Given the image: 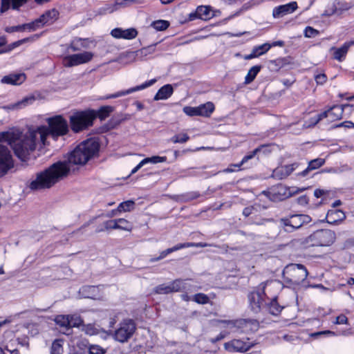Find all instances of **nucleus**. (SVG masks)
<instances>
[{"label":"nucleus","instance_id":"obj_1","mask_svg":"<svg viewBox=\"0 0 354 354\" xmlns=\"http://www.w3.org/2000/svg\"><path fill=\"white\" fill-rule=\"evenodd\" d=\"M100 143L97 138H91L80 143L68 157V161H59L37 174L29 187L32 190L50 188L56 183L66 177L70 171V165H84L97 155Z\"/></svg>","mask_w":354,"mask_h":354},{"label":"nucleus","instance_id":"obj_2","mask_svg":"<svg viewBox=\"0 0 354 354\" xmlns=\"http://www.w3.org/2000/svg\"><path fill=\"white\" fill-rule=\"evenodd\" d=\"M48 127H40L37 130L28 131L22 138L14 132L0 133V141L6 142L14 150L15 155L22 161L26 160L36 147L37 136L44 145L46 139L50 136L53 139L67 133L68 127L66 120L61 115H57L48 119Z\"/></svg>","mask_w":354,"mask_h":354},{"label":"nucleus","instance_id":"obj_3","mask_svg":"<svg viewBox=\"0 0 354 354\" xmlns=\"http://www.w3.org/2000/svg\"><path fill=\"white\" fill-rule=\"evenodd\" d=\"M336 236L330 230H319L314 232L308 236L300 239L298 243L300 246L307 248L310 247H328L335 241Z\"/></svg>","mask_w":354,"mask_h":354},{"label":"nucleus","instance_id":"obj_4","mask_svg":"<svg viewBox=\"0 0 354 354\" xmlns=\"http://www.w3.org/2000/svg\"><path fill=\"white\" fill-rule=\"evenodd\" d=\"M95 118L96 113L94 111L77 112L70 117L71 129L75 133L83 131L92 126Z\"/></svg>","mask_w":354,"mask_h":354},{"label":"nucleus","instance_id":"obj_5","mask_svg":"<svg viewBox=\"0 0 354 354\" xmlns=\"http://www.w3.org/2000/svg\"><path fill=\"white\" fill-rule=\"evenodd\" d=\"M307 269L301 264H290L283 270V277L287 282L299 285L307 277Z\"/></svg>","mask_w":354,"mask_h":354},{"label":"nucleus","instance_id":"obj_6","mask_svg":"<svg viewBox=\"0 0 354 354\" xmlns=\"http://www.w3.org/2000/svg\"><path fill=\"white\" fill-rule=\"evenodd\" d=\"M311 220L310 216L307 214H292L281 218L280 223L285 231L291 232L295 230L299 229L303 225L309 223Z\"/></svg>","mask_w":354,"mask_h":354},{"label":"nucleus","instance_id":"obj_7","mask_svg":"<svg viewBox=\"0 0 354 354\" xmlns=\"http://www.w3.org/2000/svg\"><path fill=\"white\" fill-rule=\"evenodd\" d=\"M136 329V325L131 319H124L115 330L113 337L114 339L120 342H127L133 335Z\"/></svg>","mask_w":354,"mask_h":354},{"label":"nucleus","instance_id":"obj_8","mask_svg":"<svg viewBox=\"0 0 354 354\" xmlns=\"http://www.w3.org/2000/svg\"><path fill=\"white\" fill-rule=\"evenodd\" d=\"M93 57V53L85 51L82 53L73 54L65 56L62 60V64L65 67H73L90 62Z\"/></svg>","mask_w":354,"mask_h":354},{"label":"nucleus","instance_id":"obj_9","mask_svg":"<svg viewBox=\"0 0 354 354\" xmlns=\"http://www.w3.org/2000/svg\"><path fill=\"white\" fill-rule=\"evenodd\" d=\"M344 112V107L340 105H335L327 111L311 118V122L313 125L317 124L324 118H328L329 121L333 122L342 119Z\"/></svg>","mask_w":354,"mask_h":354},{"label":"nucleus","instance_id":"obj_10","mask_svg":"<svg viewBox=\"0 0 354 354\" xmlns=\"http://www.w3.org/2000/svg\"><path fill=\"white\" fill-rule=\"evenodd\" d=\"M14 167V162L10 151L0 145V177L6 175Z\"/></svg>","mask_w":354,"mask_h":354},{"label":"nucleus","instance_id":"obj_11","mask_svg":"<svg viewBox=\"0 0 354 354\" xmlns=\"http://www.w3.org/2000/svg\"><path fill=\"white\" fill-rule=\"evenodd\" d=\"M59 17V12L53 8L46 11L38 19L34 20L35 27L37 29L42 28L45 25L53 24Z\"/></svg>","mask_w":354,"mask_h":354},{"label":"nucleus","instance_id":"obj_12","mask_svg":"<svg viewBox=\"0 0 354 354\" xmlns=\"http://www.w3.org/2000/svg\"><path fill=\"white\" fill-rule=\"evenodd\" d=\"M251 347L252 345L249 342L236 339L224 344L225 349L229 352H246Z\"/></svg>","mask_w":354,"mask_h":354},{"label":"nucleus","instance_id":"obj_13","mask_svg":"<svg viewBox=\"0 0 354 354\" xmlns=\"http://www.w3.org/2000/svg\"><path fill=\"white\" fill-rule=\"evenodd\" d=\"M138 32L134 28L122 29L115 28L111 32V35L115 39H133L138 36Z\"/></svg>","mask_w":354,"mask_h":354},{"label":"nucleus","instance_id":"obj_14","mask_svg":"<svg viewBox=\"0 0 354 354\" xmlns=\"http://www.w3.org/2000/svg\"><path fill=\"white\" fill-rule=\"evenodd\" d=\"M296 1H292L288 3L275 7L272 10V17L274 18H281L286 15L294 12L297 9Z\"/></svg>","mask_w":354,"mask_h":354},{"label":"nucleus","instance_id":"obj_15","mask_svg":"<svg viewBox=\"0 0 354 354\" xmlns=\"http://www.w3.org/2000/svg\"><path fill=\"white\" fill-rule=\"evenodd\" d=\"M248 299L251 310L255 313H259L264 306L263 295L259 292H252L249 295Z\"/></svg>","mask_w":354,"mask_h":354},{"label":"nucleus","instance_id":"obj_16","mask_svg":"<svg viewBox=\"0 0 354 354\" xmlns=\"http://www.w3.org/2000/svg\"><path fill=\"white\" fill-rule=\"evenodd\" d=\"M156 82V79H152L151 80H149V81L145 82L144 84H142L141 85H139V86L127 89L126 91H122L117 92V93H115L114 94H112V95L106 96L105 98L106 99H111V98H117V97H121V96H124V95L130 94V93H131L133 92H135V91H140V90H142V89L146 88H147L149 86H151Z\"/></svg>","mask_w":354,"mask_h":354},{"label":"nucleus","instance_id":"obj_17","mask_svg":"<svg viewBox=\"0 0 354 354\" xmlns=\"http://www.w3.org/2000/svg\"><path fill=\"white\" fill-rule=\"evenodd\" d=\"M82 297L93 299H100V286H83L79 291Z\"/></svg>","mask_w":354,"mask_h":354},{"label":"nucleus","instance_id":"obj_18","mask_svg":"<svg viewBox=\"0 0 354 354\" xmlns=\"http://www.w3.org/2000/svg\"><path fill=\"white\" fill-rule=\"evenodd\" d=\"M1 13H4L10 8L13 10H19V8L26 4L28 0H1Z\"/></svg>","mask_w":354,"mask_h":354},{"label":"nucleus","instance_id":"obj_19","mask_svg":"<svg viewBox=\"0 0 354 354\" xmlns=\"http://www.w3.org/2000/svg\"><path fill=\"white\" fill-rule=\"evenodd\" d=\"M269 194L274 200L281 201L289 197L290 194L288 192L286 187L281 184L277 185L271 188Z\"/></svg>","mask_w":354,"mask_h":354},{"label":"nucleus","instance_id":"obj_20","mask_svg":"<svg viewBox=\"0 0 354 354\" xmlns=\"http://www.w3.org/2000/svg\"><path fill=\"white\" fill-rule=\"evenodd\" d=\"M26 79V77L24 73H12L4 76L1 82L11 85H20L25 82Z\"/></svg>","mask_w":354,"mask_h":354},{"label":"nucleus","instance_id":"obj_21","mask_svg":"<svg viewBox=\"0 0 354 354\" xmlns=\"http://www.w3.org/2000/svg\"><path fill=\"white\" fill-rule=\"evenodd\" d=\"M354 44V40L349 42H346L340 48H336L335 47L331 48V50H334L333 58L339 62H342L346 57L348 48Z\"/></svg>","mask_w":354,"mask_h":354},{"label":"nucleus","instance_id":"obj_22","mask_svg":"<svg viewBox=\"0 0 354 354\" xmlns=\"http://www.w3.org/2000/svg\"><path fill=\"white\" fill-rule=\"evenodd\" d=\"M174 93L173 86L171 84H166L162 86L155 95L153 99L154 100H167Z\"/></svg>","mask_w":354,"mask_h":354},{"label":"nucleus","instance_id":"obj_23","mask_svg":"<svg viewBox=\"0 0 354 354\" xmlns=\"http://www.w3.org/2000/svg\"><path fill=\"white\" fill-rule=\"evenodd\" d=\"M346 218L344 212L340 209L329 210L326 215L327 221L329 223H335L343 221Z\"/></svg>","mask_w":354,"mask_h":354},{"label":"nucleus","instance_id":"obj_24","mask_svg":"<svg viewBox=\"0 0 354 354\" xmlns=\"http://www.w3.org/2000/svg\"><path fill=\"white\" fill-rule=\"evenodd\" d=\"M325 163V159L323 158H316L310 160L308 162V165L306 169L302 171L298 175L301 176H306L310 171L317 169L324 165Z\"/></svg>","mask_w":354,"mask_h":354},{"label":"nucleus","instance_id":"obj_25","mask_svg":"<svg viewBox=\"0 0 354 354\" xmlns=\"http://www.w3.org/2000/svg\"><path fill=\"white\" fill-rule=\"evenodd\" d=\"M297 163H293L292 165H287L277 168L274 171L275 175L281 174L280 178H284L290 175L292 171L297 167Z\"/></svg>","mask_w":354,"mask_h":354},{"label":"nucleus","instance_id":"obj_26","mask_svg":"<svg viewBox=\"0 0 354 354\" xmlns=\"http://www.w3.org/2000/svg\"><path fill=\"white\" fill-rule=\"evenodd\" d=\"M138 60L136 51H127L120 55L118 61L121 64H129Z\"/></svg>","mask_w":354,"mask_h":354},{"label":"nucleus","instance_id":"obj_27","mask_svg":"<svg viewBox=\"0 0 354 354\" xmlns=\"http://www.w3.org/2000/svg\"><path fill=\"white\" fill-rule=\"evenodd\" d=\"M26 29H28L30 31H34L37 30L34 21L30 23L24 24L22 25L7 27L6 28V31L10 33L16 31H24Z\"/></svg>","mask_w":354,"mask_h":354},{"label":"nucleus","instance_id":"obj_28","mask_svg":"<svg viewBox=\"0 0 354 354\" xmlns=\"http://www.w3.org/2000/svg\"><path fill=\"white\" fill-rule=\"evenodd\" d=\"M199 116L209 117L214 111V105L212 102H208L198 106Z\"/></svg>","mask_w":354,"mask_h":354},{"label":"nucleus","instance_id":"obj_29","mask_svg":"<svg viewBox=\"0 0 354 354\" xmlns=\"http://www.w3.org/2000/svg\"><path fill=\"white\" fill-rule=\"evenodd\" d=\"M156 45H151L136 50L138 60H143L147 56L153 54L156 51Z\"/></svg>","mask_w":354,"mask_h":354},{"label":"nucleus","instance_id":"obj_30","mask_svg":"<svg viewBox=\"0 0 354 354\" xmlns=\"http://www.w3.org/2000/svg\"><path fill=\"white\" fill-rule=\"evenodd\" d=\"M35 100V97L34 95L26 96L17 103L11 104L10 108L12 109L24 108L29 104H32Z\"/></svg>","mask_w":354,"mask_h":354},{"label":"nucleus","instance_id":"obj_31","mask_svg":"<svg viewBox=\"0 0 354 354\" xmlns=\"http://www.w3.org/2000/svg\"><path fill=\"white\" fill-rule=\"evenodd\" d=\"M261 66H252L248 72L245 77L244 83L245 84H249L254 81L257 74L261 71Z\"/></svg>","mask_w":354,"mask_h":354},{"label":"nucleus","instance_id":"obj_32","mask_svg":"<svg viewBox=\"0 0 354 354\" xmlns=\"http://www.w3.org/2000/svg\"><path fill=\"white\" fill-rule=\"evenodd\" d=\"M211 8L207 6H200L197 8L196 14L198 18L207 20L210 18Z\"/></svg>","mask_w":354,"mask_h":354},{"label":"nucleus","instance_id":"obj_33","mask_svg":"<svg viewBox=\"0 0 354 354\" xmlns=\"http://www.w3.org/2000/svg\"><path fill=\"white\" fill-rule=\"evenodd\" d=\"M266 145H262L259 146V147L256 148L254 151L250 152L249 154L244 156L240 163L236 164V165H232V166L240 167L241 165H243L244 163L248 162L249 160L253 158L254 157V156L257 153H258L259 151H261V149L263 147H264Z\"/></svg>","mask_w":354,"mask_h":354},{"label":"nucleus","instance_id":"obj_34","mask_svg":"<svg viewBox=\"0 0 354 354\" xmlns=\"http://www.w3.org/2000/svg\"><path fill=\"white\" fill-rule=\"evenodd\" d=\"M73 317L59 315L56 317L55 322L57 324L63 327H71L72 324Z\"/></svg>","mask_w":354,"mask_h":354},{"label":"nucleus","instance_id":"obj_35","mask_svg":"<svg viewBox=\"0 0 354 354\" xmlns=\"http://www.w3.org/2000/svg\"><path fill=\"white\" fill-rule=\"evenodd\" d=\"M86 334L88 335H95L100 333L101 329L96 327L94 324H88L82 325V329Z\"/></svg>","mask_w":354,"mask_h":354},{"label":"nucleus","instance_id":"obj_36","mask_svg":"<svg viewBox=\"0 0 354 354\" xmlns=\"http://www.w3.org/2000/svg\"><path fill=\"white\" fill-rule=\"evenodd\" d=\"M271 47H272V46L270 44L265 43L262 45L255 46L252 49V50L254 51L256 56L258 57L260 55H262L265 54L266 53H267L270 49Z\"/></svg>","mask_w":354,"mask_h":354},{"label":"nucleus","instance_id":"obj_37","mask_svg":"<svg viewBox=\"0 0 354 354\" xmlns=\"http://www.w3.org/2000/svg\"><path fill=\"white\" fill-rule=\"evenodd\" d=\"M135 206V203L133 201H127L121 203L118 207L117 210L120 212H130L133 209Z\"/></svg>","mask_w":354,"mask_h":354},{"label":"nucleus","instance_id":"obj_38","mask_svg":"<svg viewBox=\"0 0 354 354\" xmlns=\"http://www.w3.org/2000/svg\"><path fill=\"white\" fill-rule=\"evenodd\" d=\"M151 26L156 30L162 31L169 27V22L166 20H157L153 21Z\"/></svg>","mask_w":354,"mask_h":354},{"label":"nucleus","instance_id":"obj_39","mask_svg":"<svg viewBox=\"0 0 354 354\" xmlns=\"http://www.w3.org/2000/svg\"><path fill=\"white\" fill-rule=\"evenodd\" d=\"M170 292H179L184 288V283L182 279H176L169 283Z\"/></svg>","mask_w":354,"mask_h":354},{"label":"nucleus","instance_id":"obj_40","mask_svg":"<svg viewBox=\"0 0 354 354\" xmlns=\"http://www.w3.org/2000/svg\"><path fill=\"white\" fill-rule=\"evenodd\" d=\"M63 346L61 339H55L51 346L50 354H62Z\"/></svg>","mask_w":354,"mask_h":354},{"label":"nucleus","instance_id":"obj_41","mask_svg":"<svg viewBox=\"0 0 354 354\" xmlns=\"http://www.w3.org/2000/svg\"><path fill=\"white\" fill-rule=\"evenodd\" d=\"M267 308L269 313L274 315H278L282 309V308L278 304L275 299L271 301V302L270 303Z\"/></svg>","mask_w":354,"mask_h":354},{"label":"nucleus","instance_id":"obj_42","mask_svg":"<svg viewBox=\"0 0 354 354\" xmlns=\"http://www.w3.org/2000/svg\"><path fill=\"white\" fill-rule=\"evenodd\" d=\"M193 301L199 304H206L209 301L208 296L204 293H197L194 295Z\"/></svg>","mask_w":354,"mask_h":354},{"label":"nucleus","instance_id":"obj_43","mask_svg":"<svg viewBox=\"0 0 354 354\" xmlns=\"http://www.w3.org/2000/svg\"><path fill=\"white\" fill-rule=\"evenodd\" d=\"M112 111L113 107L110 106H103L99 110L97 114H96V117L97 116L100 120H104L109 115Z\"/></svg>","mask_w":354,"mask_h":354},{"label":"nucleus","instance_id":"obj_44","mask_svg":"<svg viewBox=\"0 0 354 354\" xmlns=\"http://www.w3.org/2000/svg\"><path fill=\"white\" fill-rule=\"evenodd\" d=\"M189 139L187 133H179L174 136L171 138V141L174 143H185Z\"/></svg>","mask_w":354,"mask_h":354},{"label":"nucleus","instance_id":"obj_45","mask_svg":"<svg viewBox=\"0 0 354 354\" xmlns=\"http://www.w3.org/2000/svg\"><path fill=\"white\" fill-rule=\"evenodd\" d=\"M82 47H86L84 40L82 39H75L72 41L70 44V48H71L73 51H79L81 50Z\"/></svg>","mask_w":354,"mask_h":354},{"label":"nucleus","instance_id":"obj_46","mask_svg":"<svg viewBox=\"0 0 354 354\" xmlns=\"http://www.w3.org/2000/svg\"><path fill=\"white\" fill-rule=\"evenodd\" d=\"M144 160V162H145V164L147 163H153V164H156V163H159V162H165L166 160H167V158L165 156H152V157H150V158H146Z\"/></svg>","mask_w":354,"mask_h":354},{"label":"nucleus","instance_id":"obj_47","mask_svg":"<svg viewBox=\"0 0 354 354\" xmlns=\"http://www.w3.org/2000/svg\"><path fill=\"white\" fill-rule=\"evenodd\" d=\"M154 292L156 294H169L170 289L169 284H160L158 286H156L154 289Z\"/></svg>","mask_w":354,"mask_h":354},{"label":"nucleus","instance_id":"obj_48","mask_svg":"<svg viewBox=\"0 0 354 354\" xmlns=\"http://www.w3.org/2000/svg\"><path fill=\"white\" fill-rule=\"evenodd\" d=\"M104 227L106 230H115L120 228H125L123 226H119L118 219L108 221L104 223Z\"/></svg>","mask_w":354,"mask_h":354},{"label":"nucleus","instance_id":"obj_49","mask_svg":"<svg viewBox=\"0 0 354 354\" xmlns=\"http://www.w3.org/2000/svg\"><path fill=\"white\" fill-rule=\"evenodd\" d=\"M87 353L88 354H104L105 350L98 345H91Z\"/></svg>","mask_w":354,"mask_h":354},{"label":"nucleus","instance_id":"obj_50","mask_svg":"<svg viewBox=\"0 0 354 354\" xmlns=\"http://www.w3.org/2000/svg\"><path fill=\"white\" fill-rule=\"evenodd\" d=\"M183 111L185 114H187L189 116L199 115L198 106H196V107L185 106L183 108Z\"/></svg>","mask_w":354,"mask_h":354},{"label":"nucleus","instance_id":"obj_51","mask_svg":"<svg viewBox=\"0 0 354 354\" xmlns=\"http://www.w3.org/2000/svg\"><path fill=\"white\" fill-rule=\"evenodd\" d=\"M304 35L306 37H315L319 35V31L310 26H307L304 30Z\"/></svg>","mask_w":354,"mask_h":354},{"label":"nucleus","instance_id":"obj_52","mask_svg":"<svg viewBox=\"0 0 354 354\" xmlns=\"http://www.w3.org/2000/svg\"><path fill=\"white\" fill-rule=\"evenodd\" d=\"M118 225L125 227V228H120V230L131 231L132 229V226L131 223L124 218H118Z\"/></svg>","mask_w":354,"mask_h":354},{"label":"nucleus","instance_id":"obj_53","mask_svg":"<svg viewBox=\"0 0 354 354\" xmlns=\"http://www.w3.org/2000/svg\"><path fill=\"white\" fill-rule=\"evenodd\" d=\"M144 3V0H122L121 2H117L115 3V6H127L129 3Z\"/></svg>","mask_w":354,"mask_h":354},{"label":"nucleus","instance_id":"obj_54","mask_svg":"<svg viewBox=\"0 0 354 354\" xmlns=\"http://www.w3.org/2000/svg\"><path fill=\"white\" fill-rule=\"evenodd\" d=\"M333 323L335 324H348V318L346 315L342 314L336 317Z\"/></svg>","mask_w":354,"mask_h":354},{"label":"nucleus","instance_id":"obj_55","mask_svg":"<svg viewBox=\"0 0 354 354\" xmlns=\"http://www.w3.org/2000/svg\"><path fill=\"white\" fill-rule=\"evenodd\" d=\"M171 250H170V248H168L162 252H160L159 257H156V258H153V259H151L150 261L151 262H154V261H159V260H161L162 259H164L167 254L171 253Z\"/></svg>","mask_w":354,"mask_h":354},{"label":"nucleus","instance_id":"obj_56","mask_svg":"<svg viewBox=\"0 0 354 354\" xmlns=\"http://www.w3.org/2000/svg\"><path fill=\"white\" fill-rule=\"evenodd\" d=\"M191 245H192L191 243H179L172 248H170V250H171V251L173 252L185 248H190Z\"/></svg>","mask_w":354,"mask_h":354},{"label":"nucleus","instance_id":"obj_57","mask_svg":"<svg viewBox=\"0 0 354 354\" xmlns=\"http://www.w3.org/2000/svg\"><path fill=\"white\" fill-rule=\"evenodd\" d=\"M315 79L316 82L318 84H323L327 80L326 75L324 73H320V74L315 75Z\"/></svg>","mask_w":354,"mask_h":354},{"label":"nucleus","instance_id":"obj_58","mask_svg":"<svg viewBox=\"0 0 354 354\" xmlns=\"http://www.w3.org/2000/svg\"><path fill=\"white\" fill-rule=\"evenodd\" d=\"M335 335V333L333 331L326 330H323V331H319V332H316V333H311L310 334V337H319L320 335Z\"/></svg>","mask_w":354,"mask_h":354},{"label":"nucleus","instance_id":"obj_59","mask_svg":"<svg viewBox=\"0 0 354 354\" xmlns=\"http://www.w3.org/2000/svg\"><path fill=\"white\" fill-rule=\"evenodd\" d=\"M83 325V320L80 317H73L71 326H79Z\"/></svg>","mask_w":354,"mask_h":354},{"label":"nucleus","instance_id":"obj_60","mask_svg":"<svg viewBox=\"0 0 354 354\" xmlns=\"http://www.w3.org/2000/svg\"><path fill=\"white\" fill-rule=\"evenodd\" d=\"M227 335V333L223 332L221 333L218 336H216L215 338H213L210 340L212 343H216L223 339H224Z\"/></svg>","mask_w":354,"mask_h":354},{"label":"nucleus","instance_id":"obj_61","mask_svg":"<svg viewBox=\"0 0 354 354\" xmlns=\"http://www.w3.org/2000/svg\"><path fill=\"white\" fill-rule=\"evenodd\" d=\"M336 127H344L346 128H354V123L351 121L343 122L335 126Z\"/></svg>","mask_w":354,"mask_h":354},{"label":"nucleus","instance_id":"obj_62","mask_svg":"<svg viewBox=\"0 0 354 354\" xmlns=\"http://www.w3.org/2000/svg\"><path fill=\"white\" fill-rule=\"evenodd\" d=\"M253 209H254L253 207H247L244 208L243 210V214L245 217L249 216L252 213Z\"/></svg>","mask_w":354,"mask_h":354},{"label":"nucleus","instance_id":"obj_63","mask_svg":"<svg viewBox=\"0 0 354 354\" xmlns=\"http://www.w3.org/2000/svg\"><path fill=\"white\" fill-rule=\"evenodd\" d=\"M144 165H145V162H144V160H142V161L140 162V163L136 167H135L132 169L131 174H133L136 173Z\"/></svg>","mask_w":354,"mask_h":354},{"label":"nucleus","instance_id":"obj_64","mask_svg":"<svg viewBox=\"0 0 354 354\" xmlns=\"http://www.w3.org/2000/svg\"><path fill=\"white\" fill-rule=\"evenodd\" d=\"M324 194V192L322 189H315L314 192V195L317 198L321 197Z\"/></svg>","mask_w":354,"mask_h":354}]
</instances>
